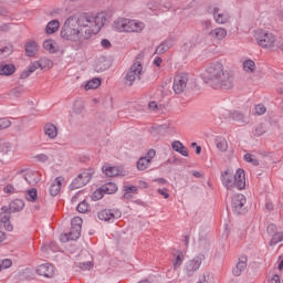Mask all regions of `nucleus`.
I'll return each instance as SVG.
<instances>
[{
    "label": "nucleus",
    "mask_w": 283,
    "mask_h": 283,
    "mask_svg": "<svg viewBox=\"0 0 283 283\" xmlns=\"http://www.w3.org/2000/svg\"><path fill=\"white\" fill-rule=\"evenodd\" d=\"M184 260H185V254H182V252H179L174 261V268L180 269V266H182Z\"/></svg>",
    "instance_id": "43"
},
{
    "label": "nucleus",
    "mask_w": 283,
    "mask_h": 283,
    "mask_svg": "<svg viewBox=\"0 0 283 283\" xmlns=\"http://www.w3.org/2000/svg\"><path fill=\"white\" fill-rule=\"evenodd\" d=\"M122 214L119 210L103 209L97 213V218L104 222H112V220L120 218Z\"/></svg>",
    "instance_id": "10"
},
{
    "label": "nucleus",
    "mask_w": 283,
    "mask_h": 283,
    "mask_svg": "<svg viewBox=\"0 0 283 283\" xmlns=\"http://www.w3.org/2000/svg\"><path fill=\"white\" fill-rule=\"evenodd\" d=\"M44 134L52 140L59 136V128H56V125L52 123H48L44 125Z\"/></svg>",
    "instance_id": "21"
},
{
    "label": "nucleus",
    "mask_w": 283,
    "mask_h": 283,
    "mask_svg": "<svg viewBox=\"0 0 283 283\" xmlns=\"http://www.w3.org/2000/svg\"><path fill=\"white\" fill-rule=\"evenodd\" d=\"M221 182L228 191H235V189L241 191V189L247 187L244 169H238L235 174L231 169L224 170L221 172Z\"/></svg>",
    "instance_id": "3"
},
{
    "label": "nucleus",
    "mask_w": 283,
    "mask_h": 283,
    "mask_svg": "<svg viewBox=\"0 0 283 283\" xmlns=\"http://www.w3.org/2000/svg\"><path fill=\"white\" fill-rule=\"evenodd\" d=\"M140 76H143V63L137 61L130 66L129 71L125 75V84L132 87V85H134V81H140Z\"/></svg>",
    "instance_id": "4"
},
{
    "label": "nucleus",
    "mask_w": 283,
    "mask_h": 283,
    "mask_svg": "<svg viewBox=\"0 0 283 283\" xmlns=\"http://www.w3.org/2000/svg\"><path fill=\"white\" fill-rule=\"evenodd\" d=\"M61 23L57 20H52L46 25V34H54L59 30Z\"/></svg>",
    "instance_id": "30"
},
{
    "label": "nucleus",
    "mask_w": 283,
    "mask_h": 283,
    "mask_svg": "<svg viewBox=\"0 0 283 283\" xmlns=\"http://www.w3.org/2000/svg\"><path fill=\"white\" fill-rule=\"evenodd\" d=\"M36 70H41L39 66V62L35 61L33 63L30 64V66L28 67V71L33 74V72H36Z\"/></svg>",
    "instance_id": "53"
},
{
    "label": "nucleus",
    "mask_w": 283,
    "mask_h": 283,
    "mask_svg": "<svg viewBox=\"0 0 283 283\" xmlns=\"http://www.w3.org/2000/svg\"><path fill=\"white\" fill-rule=\"evenodd\" d=\"M231 120H235V123H240V125L249 124V116L242 114L240 111H234L230 113Z\"/></svg>",
    "instance_id": "18"
},
{
    "label": "nucleus",
    "mask_w": 283,
    "mask_h": 283,
    "mask_svg": "<svg viewBox=\"0 0 283 283\" xmlns=\"http://www.w3.org/2000/svg\"><path fill=\"white\" fill-rule=\"evenodd\" d=\"M81 238V229L71 227L69 233L62 235V242H70V240H78Z\"/></svg>",
    "instance_id": "17"
},
{
    "label": "nucleus",
    "mask_w": 283,
    "mask_h": 283,
    "mask_svg": "<svg viewBox=\"0 0 283 283\" xmlns=\"http://www.w3.org/2000/svg\"><path fill=\"white\" fill-rule=\"evenodd\" d=\"M107 22L104 12L96 15L90 13H75L70 15L61 30L62 39L65 41H86L92 34H98L101 28Z\"/></svg>",
    "instance_id": "1"
},
{
    "label": "nucleus",
    "mask_w": 283,
    "mask_h": 283,
    "mask_svg": "<svg viewBox=\"0 0 283 283\" xmlns=\"http://www.w3.org/2000/svg\"><path fill=\"white\" fill-rule=\"evenodd\" d=\"M12 122L8 117L0 118V130L8 129Z\"/></svg>",
    "instance_id": "46"
},
{
    "label": "nucleus",
    "mask_w": 283,
    "mask_h": 283,
    "mask_svg": "<svg viewBox=\"0 0 283 283\" xmlns=\"http://www.w3.org/2000/svg\"><path fill=\"white\" fill-rule=\"evenodd\" d=\"M136 191H138V188H136V186H125L124 187V198L126 200H129V198H132V195L136 193Z\"/></svg>",
    "instance_id": "35"
},
{
    "label": "nucleus",
    "mask_w": 283,
    "mask_h": 283,
    "mask_svg": "<svg viewBox=\"0 0 283 283\" xmlns=\"http://www.w3.org/2000/svg\"><path fill=\"white\" fill-rule=\"evenodd\" d=\"M92 180V174L88 171L81 172L70 185V190L74 191V189H81V187H85Z\"/></svg>",
    "instance_id": "8"
},
{
    "label": "nucleus",
    "mask_w": 283,
    "mask_h": 283,
    "mask_svg": "<svg viewBox=\"0 0 283 283\" xmlns=\"http://www.w3.org/2000/svg\"><path fill=\"white\" fill-rule=\"evenodd\" d=\"M6 231H12L14 229V227L12 226V223H10V221H7L4 223H2Z\"/></svg>",
    "instance_id": "62"
},
{
    "label": "nucleus",
    "mask_w": 283,
    "mask_h": 283,
    "mask_svg": "<svg viewBox=\"0 0 283 283\" xmlns=\"http://www.w3.org/2000/svg\"><path fill=\"white\" fill-rule=\"evenodd\" d=\"M35 160H38V163H48V160H50V157L45 154H40L35 156Z\"/></svg>",
    "instance_id": "52"
},
{
    "label": "nucleus",
    "mask_w": 283,
    "mask_h": 283,
    "mask_svg": "<svg viewBox=\"0 0 283 283\" xmlns=\"http://www.w3.org/2000/svg\"><path fill=\"white\" fill-rule=\"evenodd\" d=\"M1 269H10L12 266V260L10 259H4L0 262Z\"/></svg>",
    "instance_id": "54"
},
{
    "label": "nucleus",
    "mask_w": 283,
    "mask_h": 283,
    "mask_svg": "<svg viewBox=\"0 0 283 283\" xmlns=\"http://www.w3.org/2000/svg\"><path fill=\"white\" fill-rule=\"evenodd\" d=\"M203 82L212 90H232L233 76L229 71H224V65L220 62L211 63L205 71Z\"/></svg>",
    "instance_id": "2"
},
{
    "label": "nucleus",
    "mask_w": 283,
    "mask_h": 283,
    "mask_svg": "<svg viewBox=\"0 0 283 283\" xmlns=\"http://www.w3.org/2000/svg\"><path fill=\"white\" fill-rule=\"evenodd\" d=\"M150 165H151V161H149L147 157H140L137 161V169L139 171H145V169H148Z\"/></svg>",
    "instance_id": "28"
},
{
    "label": "nucleus",
    "mask_w": 283,
    "mask_h": 283,
    "mask_svg": "<svg viewBox=\"0 0 283 283\" xmlns=\"http://www.w3.org/2000/svg\"><path fill=\"white\" fill-rule=\"evenodd\" d=\"M43 48H44V50H46V52H50V54H54V53L59 52V50L54 45V41H52V40L44 41Z\"/></svg>",
    "instance_id": "33"
},
{
    "label": "nucleus",
    "mask_w": 283,
    "mask_h": 283,
    "mask_svg": "<svg viewBox=\"0 0 283 283\" xmlns=\"http://www.w3.org/2000/svg\"><path fill=\"white\" fill-rule=\"evenodd\" d=\"M202 260H205V255L200 254L197 255L193 260H190L186 263L185 271L188 277H191V275H193V273H196V271H198V269L202 266Z\"/></svg>",
    "instance_id": "9"
},
{
    "label": "nucleus",
    "mask_w": 283,
    "mask_h": 283,
    "mask_svg": "<svg viewBox=\"0 0 283 283\" xmlns=\"http://www.w3.org/2000/svg\"><path fill=\"white\" fill-rule=\"evenodd\" d=\"M171 48H174V40L167 39L156 48L155 54H165V52L169 51Z\"/></svg>",
    "instance_id": "19"
},
{
    "label": "nucleus",
    "mask_w": 283,
    "mask_h": 283,
    "mask_svg": "<svg viewBox=\"0 0 283 283\" xmlns=\"http://www.w3.org/2000/svg\"><path fill=\"white\" fill-rule=\"evenodd\" d=\"M30 74H32L29 69L24 70L21 74H20V78H28V76H30Z\"/></svg>",
    "instance_id": "63"
},
{
    "label": "nucleus",
    "mask_w": 283,
    "mask_h": 283,
    "mask_svg": "<svg viewBox=\"0 0 283 283\" xmlns=\"http://www.w3.org/2000/svg\"><path fill=\"white\" fill-rule=\"evenodd\" d=\"M38 198H39V193L36 191V188H32V189L28 190L25 193V199L29 202H36Z\"/></svg>",
    "instance_id": "31"
},
{
    "label": "nucleus",
    "mask_w": 283,
    "mask_h": 283,
    "mask_svg": "<svg viewBox=\"0 0 283 283\" xmlns=\"http://www.w3.org/2000/svg\"><path fill=\"white\" fill-rule=\"evenodd\" d=\"M78 266L82 271H90V269H93L94 263H92V261L82 262V263H78Z\"/></svg>",
    "instance_id": "48"
},
{
    "label": "nucleus",
    "mask_w": 283,
    "mask_h": 283,
    "mask_svg": "<svg viewBox=\"0 0 283 283\" xmlns=\"http://www.w3.org/2000/svg\"><path fill=\"white\" fill-rule=\"evenodd\" d=\"M243 160H245V163H251V165H253L254 167H258V165H260V161L258 160V158H255V155L245 154Z\"/></svg>",
    "instance_id": "40"
},
{
    "label": "nucleus",
    "mask_w": 283,
    "mask_h": 283,
    "mask_svg": "<svg viewBox=\"0 0 283 283\" xmlns=\"http://www.w3.org/2000/svg\"><path fill=\"white\" fill-rule=\"evenodd\" d=\"M24 180L28 185H36L39 182V174L33 171H28L23 175Z\"/></svg>",
    "instance_id": "27"
},
{
    "label": "nucleus",
    "mask_w": 283,
    "mask_h": 283,
    "mask_svg": "<svg viewBox=\"0 0 283 283\" xmlns=\"http://www.w3.org/2000/svg\"><path fill=\"white\" fill-rule=\"evenodd\" d=\"M256 41L261 48H265L266 50L271 48H275L276 38L273 33L266 31H259L256 33Z\"/></svg>",
    "instance_id": "5"
},
{
    "label": "nucleus",
    "mask_w": 283,
    "mask_h": 283,
    "mask_svg": "<svg viewBox=\"0 0 283 283\" xmlns=\"http://www.w3.org/2000/svg\"><path fill=\"white\" fill-rule=\"evenodd\" d=\"M23 92H24L23 87H15L11 91V94H13V96L19 98V96H21V94H23Z\"/></svg>",
    "instance_id": "55"
},
{
    "label": "nucleus",
    "mask_w": 283,
    "mask_h": 283,
    "mask_svg": "<svg viewBox=\"0 0 283 283\" xmlns=\"http://www.w3.org/2000/svg\"><path fill=\"white\" fill-rule=\"evenodd\" d=\"M144 158H146V160H149V163H151V160L156 158V150L149 149Z\"/></svg>",
    "instance_id": "50"
},
{
    "label": "nucleus",
    "mask_w": 283,
    "mask_h": 283,
    "mask_svg": "<svg viewBox=\"0 0 283 283\" xmlns=\"http://www.w3.org/2000/svg\"><path fill=\"white\" fill-rule=\"evenodd\" d=\"M36 52H39V44L36 42H28L25 44L27 56H36Z\"/></svg>",
    "instance_id": "25"
},
{
    "label": "nucleus",
    "mask_w": 283,
    "mask_h": 283,
    "mask_svg": "<svg viewBox=\"0 0 283 283\" xmlns=\"http://www.w3.org/2000/svg\"><path fill=\"white\" fill-rule=\"evenodd\" d=\"M208 36L213 41H222V39L227 38V30L224 28H216L208 32Z\"/></svg>",
    "instance_id": "15"
},
{
    "label": "nucleus",
    "mask_w": 283,
    "mask_h": 283,
    "mask_svg": "<svg viewBox=\"0 0 283 283\" xmlns=\"http://www.w3.org/2000/svg\"><path fill=\"white\" fill-rule=\"evenodd\" d=\"M35 271L38 275H41L42 277H54V275H56V269L50 263L38 265Z\"/></svg>",
    "instance_id": "12"
},
{
    "label": "nucleus",
    "mask_w": 283,
    "mask_h": 283,
    "mask_svg": "<svg viewBox=\"0 0 283 283\" xmlns=\"http://www.w3.org/2000/svg\"><path fill=\"white\" fill-rule=\"evenodd\" d=\"M12 53V44L0 42V59H6Z\"/></svg>",
    "instance_id": "24"
},
{
    "label": "nucleus",
    "mask_w": 283,
    "mask_h": 283,
    "mask_svg": "<svg viewBox=\"0 0 283 283\" xmlns=\"http://www.w3.org/2000/svg\"><path fill=\"white\" fill-rule=\"evenodd\" d=\"M200 25L202 28V30L207 31V30H211V20H203L200 22Z\"/></svg>",
    "instance_id": "51"
},
{
    "label": "nucleus",
    "mask_w": 283,
    "mask_h": 283,
    "mask_svg": "<svg viewBox=\"0 0 283 283\" xmlns=\"http://www.w3.org/2000/svg\"><path fill=\"white\" fill-rule=\"evenodd\" d=\"M232 211L242 216V213H247V197L242 193L234 195L231 201Z\"/></svg>",
    "instance_id": "7"
},
{
    "label": "nucleus",
    "mask_w": 283,
    "mask_h": 283,
    "mask_svg": "<svg viewBox=\"0 0 283 283\" xmlns=\"http://www.w3.org/2000/svg\"><path fill=\"white\" fill-rule=\"evenodd\" d=\"M4 193H14V187L12 185H7L3 188Z\"/></svg>",
    "instance_id": "59"
},
{
    "label": "nucleus",
    "mask_w": 283,
    "mask_h": 283,
    "mask_svg": "<svg viewBox=\"0 0 283 283\" xmlns=\"http://www.w3.org/2000/svg\"><path fill=\"white\" fill-rule=\"evenodd\" d=\"M160 196H163L165 199L169 198V192H167V189H158L157 190Z\"/></svg>",
    "instance_id": "60"
},
{
    "label": "nucleus",
    "mask_w": 283,
    "mask_h": 283,
    "mask_svg": "<svg viewBox=\"0 0 283 283\" xmlns=\"http://www.w3.org/2000/svg\"><path fill=\"white\" fill-rule=\"evenodd\" d=\"M101 45H102V48H105V50H109V48H112V42H109V40H107V39H103L101 41Z\"/></svg>",
    "instance_id": "57"
},
{
    "label": "nucleus",
    "mask_w": 283,
    "mask_h": 283,
    "mask_svg": "<svg viewBox=\"0 0 283 283\" xmlns=\"http://www.w3.org/2000/svg\"><path fill=\"white\" fill-rule=\"evenodd\" d=\"M17 72L14 64H1L0 76H12V73Z\"/></svg>",
    "instance_id": "23"
},
{
    "label": "nucleus",
    "mask_w": 283,
    "mask_h": 283,
    "mask_svg": "<svg viewBox=\"0 0 283 283\" xmlns=\"http://www.w3.org/2000/svg\"><path fill=\"white\" fill-rule=\"evenodd\" d=\"M212 14L216 23H218L219 25H223V23H229V19H231L229 13L220 10L219 8H214Z\"/></svg>",
    "instance_id": "13"
},
{
    "label": "nucleus",
    "mask_w": 283,
    "mask_h": 283,
    "mask_svg": "<svg viewBox=\"0 0 283 283\" xmlns=\"http://www.w3.org/2000/svg\"><path fill=\"white\" fill-rule=\"evenodd\" d=\"M92 200H94V202H96V200H102L103 198V190H95L92 196H91Z\"/></svg>",
    "instance_id": "49"
},
{
    "label": "nucleus",
    "mask_w": 283,
    "mask_h": 283,
    "mask_svg": "<svg viewBox=\"0 0 283 283\" xmlns=\"http://www.w3.org/2000/svg\"><path fill=\"white\" fill-rule=\"evenodd\" d=\"M255 114L256 116H262L263 114H266V106L264 104H258L255 107Z\"/></svg>",
    "instance_id": "47"
},
{
    "label": "nucleus",
    "mask_w": 283,
    "mask_h": 283,
    "mask_svg": "<svg viewBox=\"0 0 283 283\" xmlns=\"http://www.w3.org/2000/svg\"><path fill=\"white\" fill-rule=\"evenodd\" d=\"M78 213H87L90 211V203L82 201L77 205Z\"/></svg>",
    "instance_id": "44"
},
{
    "label": "nucleus",
    "mask_w": 283,
    "mask_h": 283,
    "mask_svg": "<svg viewBox=\"0 0 283 283\" xmlns=\"http://www.w3.org/2000/svg\"><path fill=\"white\" fill-rule=\"evenodd\" d=\"M83 109H85V104H83V101H76L73 106L74 114H83Z\"/></svg>",
    "instance_id": "41"
},
{
    "label": "nucleus",
    "mask_w": 283,
    "mask_h": 283,
    "mask_svg": "<svg viewBox=\"0 0 283 283\" xmlns=\"http://www.w3.org/2000/svg\"><path fill=\"white\" fill-rule=\"evenodd\" d=\"M0 149H1V151H2L3 154H8V151L11 150V147H10L9 144H2V145H0Z\"/></svg>",
    "instance_id": "58"
},
{
    "label": "nucleus",
    "mask_w": 283,
    "mask_h": 283,
    "mask_svg": "<svg viewBox=\"0 0 283 283\" xmlns=\"http://www.w3.org/2000/svg\"><path fill=\"white\" fill-rule=\"evenodd\" d=\"M268 283H280V275L275 274Z\"/></svg>",
    "instance_id": "64"
},
{
    "label": "nucleus",
    "mask_w": 283,
    "mask_h": 283,
    "mask_svg": "<svg viewBox=\"0 0 283 283\" xmlns=\"http://www.w3.org/2000/svg\"><path fill=\"white\" fill-rule=\"evenodd\" d=\"M102 170L108 178L118 176V168L116 167H103Z\"/></svg>",
    "instance_id": "36"
},
{
    "label": "nucleus",
    "mask_w": 283,
    "mask_h": 283,
    "mask_svg": "<svg viewBox=\"0 0 283 283\" xmlns=\"http://www.w3.org/2000/svg\"><path fill=\"white\" fill-rule=\"evenodd\" d=\"M247 262H248L247 256H241L239 259V262L232 269V275H234V277H240L242 273H244V271L247 270Z\"/></svg>",
    "instance_id": "14"
},
{
    "label": "nucleus",
    "mask_w": 283,
    "mask_h": 283,
    "mask_svg": "<svg viewBox=\"0 0 283 283\" xmlns=\"http://www.w3.org/2000/svg\"><path fill=\"white\" fill-rule=\"evenodd\" d=\"M39 67L40 70H45V67H52V61H50L46 57H41L39 61Z\"/></svg>",
    "instance_id": "42"
},
{
    "label": "nucleus",
    "mask_w": 283,
    "mask_h": 283,
    "mask_svg": "<svg viewBox=\"0 0 283 283\" xmlns=\"http://www.w3.org/2000/svg\"><path fill=\"white\" fill-rule=\"evenodd\" d=\"M268 233H270V235H274V233H276L275 231H277V227L273 223L268 226Z\"/></svg>",
    "instance_id": "56"
},
{
    "label": "nucleus",
    "mask_w": 283,
    "mask_h": 283,
    "mask_svg": "<svg viewBox=\"0 0 283 283\" xmlns=\"http://www.w3.org/2000/svg\"><path fill=\"white\" fill-rule=\"evenodd\" d=\"M214 144L217 149H219L220 151H227V149H229V144L227 143V139L222 136L216 137Z\"/></svg>",
    "instance_id": "26"
},
{
    "label": "nucleus",
    "mask_w": 283,
    "mask_h": 283,
    "mask_svg": "<svg viewBox=\"0 0 283 283\" xmlns=\"http://www.w3.org/2000/svg\"><path fill=\"white\" fill-rule=\"evenodd\" d=\"M243 70L244 72L253 74V72H255V62H253V60H247L243 62Z\"/></svg>",
    "instance_id": "38"
},
{
    "label": "nucleus",
    "mask_w": 283,
    "mask_h": 283,
    "mask_svg": "<svg viewBox=\"0 0 283 283\" xmlns=\"http://www.w3.org/2000/svg\"><path fill=\"white\" fill-rule=\"evenodd\" d=\"M145 30V23L138 20H132L125 18V32H143Z\"/></svg>",
    "instance_id": "11"
},
{
    "label": "nucleus",
    "mask_w": 283,
    "mask_h": 283,
    "mask_svg": "<svg viewBox=\"0 0 283 283\" xmlns=\"http://www.w3.org/2000/svg\"><path fill=\"white\" fill-rule=\"evenodd\" d=\"M189 83V74L179 73L174 78L172 90L175 94H182L187 90V84Z\"/></svg>",
    "instance_id": "6"
},
{
    "label": "nucleus",
    "mask_w": 283,
    "mask_h": 283,
    "mask_svg": "<svg viewBox=\"0 0 283 283\" xmlns=\"http://www.w3.org/2000/svg\"><path fill=\"white\" fill-rule=\"evenodd\" d=\"M102 191H104V193H116V191H118V186H116V184L114 182H108L105 186H103Z\"/></svg>",
    "instance_id": "32"
},
{
    "label": "nucleus",
    "mask_w": 283,
    "mask_h": 283,
    "mask_svg": "<svg viewBox=\"0 0 283 283\" xmlns=\"http://www.w3.org/2000/svg\"><path fill=\"white\" fill-rule=\"evenodd\" d=\"M97 87H101V78L98 77L88 81L85 85V90H96Z\"/></svg>",
    "instance_id": "37"
},
{
    "label": "nucleus",
    "mask_w": 283,
    "mask_h": 283,
    "mask_svg": "<svg viewBox=\"0 0 283 283\" xmlns=\"http://www.w3.org/2000/svg\"><path fill=\"white\" fill-rule=\"evenodd\" d=\"M61 185H63V177H56L50 186V195L59 196V193H61Z\"/></svg>",
    "instance_id": "20"
},
{
    "label": "nucleus",
    "mask_w": 283,
    "mask_h": 283,
    "mask_svg": "<svg viewBox=\"0 0 283 283\" xmlns=\"http://www.w3.org/2000/svg\"><path fill=\"white\" fill-rule=\"evenodd\" d=\"M113 28L116 32H125V18H117L113 22Z\"/></svg>",
    "instance_id": "29"
},
{
    "label": "nucleus",
    "mask_w": 283,
    "mask_h": 283,
    "mask_svg": "<svg viewBox=\"0 0 283 283\" xmlns=\"http://www.w3.org/2000/svg\"><path fill=\"white\" fill-rule=\"evenodd\" d=\"M71 227H74L75 229H83V219L74 217L71 221Z\"/></svg>",
    "instance_id": "45"
},
{
    "label": "nucleus",
    "mask_w": 283,
    "mask_h": 283,
    "mask_svg": "<svg viewBox=\"0 0 283 283\" xmlns=\"http://www.w3.org/2000/svg\"><path fill=\"white\" fill-rule=\"evenodd\" d=\"M282 241H283V232H276L272 234L270 247H275V244H279V242H282Z\"/></svg>",
    "instance_id": "39"
},
{
    "label": "nucleus",
    "mask_w": 283,
    "mask_h": 283,
    "mask_svg": "<svg viewBox=\"0 0 283 283\" xmlns=\"http://www.w3.org/2000/svg\"><path fill=\"white\" fill-rule=\"evenodd\" d=\"M171 148L174 149V151H177V154H180L181 156H189V149H187V147H185V145L180 140L172 142Z\"/></svg>",
    "instance_id": "22"
},
{
    "label": "nucleus",
    "mask_w": 283,
    "mask_h": 283,
    "mask_svg": "<svg viewBox=\"0 0 283 283\" xmlns=\"http://www.w3.org/2000/svg\"><path fill=\"white\" fill-rule=\"evenodd\" d=\"M25 207V201L22 199H14L9 203L8 210L10 213H19V211H23V208Z\"/></svg>",
    "instance_id": "16"
},
{
    "label": "nucleus",
    "mask_w": 283,
    "mask_h": 283,
    "mask_svg": "<svg viewBox=\"0 0 283 283\" xmlns=\"http://www.w3.org/2000/svg\"><path fill=\"white\" fill-rule=\"evenodd\" d=\"M10 31V24L4 23L0 24V32H9Z\"/></svg>",
    "instance_id": "61"
},
{
    "label": "nucleus",
    "mask_w": 283,
    "mask_h": 283,
    "mask_svg": "<svg viewBox=\"0 0 283 283\" xmlns=\"http://www.w3.org/2000/svg\"><path fill=\"white\" fill-rule=\"evenodd\" d=\"M0 213V224H4L6 222H10V212L8 210V207H2Z\"/></svg>",
    "instance_id": "34"
}]
</instances>
